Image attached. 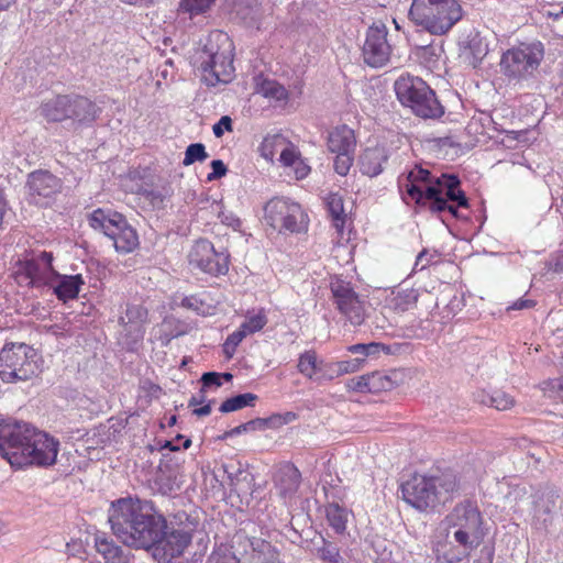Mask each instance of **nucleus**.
Returning a JSON list of instances; mask_svg holds the SVG:
<instances>
[{
  "mask_svg": "<svg viewBox=\"0 0 563 563\" xmlns=\"http://www.w3.org/2000/svg\"><path fill=\"white\" fill-rule=\"evenodd\" d=\"M109 522L113 534L126 547L158 550L167 521L151 501L120 498L111 504Z\"/></svg>",
  "mask_w": 563,
  "mask_h": 563,
  "instance_id": "f257e3e1",
  "label": "nucleus"
},
{
  "mask_svg": "<svg viewBox=\"0 0 563 563\" xmlns=\"http://www.w3.org/2000/svg\"><path fill=\"white\" fill-rule=\"evenodd\" d=\"M59 442L26 422L0 421V455L11 466H48L56 462Z\"/></svg>",
  "mask_w": 563,
  "mask_h": 563,
  "instance_id": "f03ea898",
  "label": "nucleus"
},
{
  "mask_svg": "<svg viewBox=\"0 0 563 563\" xmlns=\"http://www.w3.org/2000/svg\"><path fill=\"white\" fill-rule=\"evenodd\" d=\"M461 181L455 175L442 174L434 177L428 169L416 166L406 177H400L398 186L412 200L420 203L423 199L430 201L432 212L449 211L457 217V207H467V198L460 188Z\"/></svg>",
  "mask_w": 563,
  "mask_h": 563,
  "instance_id": "7ed1b4c3",
  "label": "nucleus"
},
{
  "mask_svg": "<svg viewBox=\"0 0 563 563\" xmlns=\"http://www.w3.org/2000/svg\"><path fill=\"white\" fill-rule=\"evenodd\" d=\"M460 483L453 472L440 475H415L401 485L404 500L420 511L434 510L452 500Z\"/></svg>",
  "mask_w": 563,
  "mask_h": 563,
  "instance_id": "20e7f679",
  "label": "nucleus"
},
{
  "mask_svg": "<svg viewBox=\"0 0 563 563\" xmlns=\"http://www.w3.org/2000/svg\"><path fill=\"white\" fill-rule=\"evenodd\" d=\"M233 48V43L227 33L216 31L209 35L198 57L199 68L207 85L227 84L232 79Z\"/></svg>",
  "mask_w": 563,
  "mask_h": 563,
  "instance_id": "39448f33",
  "label": "nucleus"
},
{
  "mask_svg": "<svg viewBox=\"0 0 563 563\" xmlns=\"http://www.w3.org/2000/svg\"><path fill=\"white\" fill-rule=\"evenodd\" d=\"M410 20L431 34H445L461 18L457 0H413Z\"/></svg>",
  "mask_w": 563,
  "mask_h": 563,
  "instance_id": "423d86ee",
  "label": "nucleus"
},
{
  "mask_svg": "<svg viewBox=\"0 0 563 563\" xmlns=\"http://www.w3.org/2000/svg\"><path fill=\"white\" fill-rule=\"evenodd\" d=\"M395 92L401 104L423 119H437L444 113L435 92L420 78L400 76L395 81Z\"/></svg>",
  "mask_w": 563,
  "mask_h": 563,
  "instance_id": "0eeeda50",
  "label": "nucleus"
},
{
  "mask_svg": "<svg viewBox=\"0 0 563 563\" xmlns=\"http://www.w3.org/2000/svg\"><path fill=\"white\" fill-rule=\"evenodd\" d=\"M482 515L476 505L464 501L457 504L442 521L446 538L460 545L477 548L482 539Z\"/></svg>",
  "mask_w": 563,
  "mask_h": 563,
  "instance_id": "6e6552de",
  "label": "nucleus"
},
{
  "mask_svg": "<svg viewBox=\"0 0 563 563\" xmlns=\"http://www.w3.org/2000/svg\"><path fill=\"white\" fill-rule=\"evenodd\" d=\"M38 372L37 354L25 343H7L0 352V377L5 383L27 380Z\"/></svg>",
  "mask_w": 563,
  "mask_h": 563,
  "instance_id": "1a4fd4ad",
  "label": "nucleus"
},
{
  "mask_svg": "<svg viewBox=\"0 0 563 563\" xmlns=\"http://www.w3.org/2000/svg\"><path fill=\"white\" fill-rule=\"evenodd\" d=\"M88 221L92 229L103 232L119 252H132L139 244L135 230L121 213L96 209L89 214Z\"/></svg>",
  "mask_w": 563,
  "mask_h": 563,
  "instance_id": "9d476101",
  "label": "nucleus"
},
{
  "mask_svg": "<svg viewBox=\"0 0 563 563\" xmlns=\"http://www.w3.org/2000/svg\"><path fill=\"white\" fill-rule=\"evenodd\" d=\"M544 57V46L539 41L520 43L503 54L504 73L514 78H527L534 74Z\"/></svg>",
  "mask_w": 563,
  "mask_h": 563,
  "instance_id": "9b49d317",
  "label": "nucleus"
},
{
  "mask_svg": "<svg viewBox=\"0 0 563 563\" xmlns=\"http://www.w3.org/2000/svg\"><path fill=\"white\" fill-rule=\"evenodd\" d=\"M306 216L300 205L285 198H273L264 206V221L278 232L298 233L306 229Z\"/></svg>",
  "mask_w": 563,
  "mask_h": 563,
  "instance_id": "f8f14e48",
  "label": "nucleus"
},
{
  "mask_svg": "<svg viewBox=\"0 0 563 563\" xmlns=\"http://www.w3.org/2000/svg\"><path fill=\"white\" fill-rule=\"evenodd\" d=\"M188 261L194 268L212 276H221L229 272L230 254L227 249H216L209 240L199 239L191 246Z\"/></svg>",
  "mask_w": 563,
  "mask_h": 563,
  "instance_id": "ddd939ff",
  "label": "nucleus"
},
{
  "mask_svg": "<svg viewBox=\"0 0 563 563\" xmlns=\"http://www.w3.org/2000/svg\"><path fill=\"white\" fill-rule=\"evenodd\" d=\"M334 305L353 325H361L366 317L365 300L353 289L350 283L335 278L330 284Z\"/></svg>",
  "mask_w": 563,
  "mask_h": 563,
  "instance_id": "4468645a",
  "label": "nucleus"
},
{
  "mask_svg": "<svg viewBox=\"0 0 563 563\" xmlns=\"http://www.w3.org/2000/svg\"><path fill=\"white\" fill-rule=\"evenodd\" d=\"M387 36L388 29L383 22L374 23L367 29L362 46V57L369 67L380 68L389 62L391 45Z\"/></svg>",
  "mask_w": 563,
  "mask_h": 563,
  "instance_id": "2eb2a0df",
  "label": "nucleus"
},
{
  "mask_svg": "<svg viewBox=\"0 0 563 563\" xmlns=\"http://www.w3.org/2000/svg\"><path fill=\"white\" fill-rule=\"evenodd\" d=\"M29 199L40 207H47L55 201L60 192L62 180L47 170L32 172L26 181Z\"/></svg>",
  "mask_w": 563,
  "mask_h": 563,
  "instance_id": "dca6fc26",
  "label": "nucleus"
},
{
  "mask_svg": "<svg viewBox=\"0 0 563 563\" xmlns=\"http://www.w3.org/2000/svg\"><path fill=\"white\" fill-rule=\"evenodd\" d=\"M235 542L243 547L247 563H282L277 548L262 538L239 534L235 537Z\"/></svg>",
  "mask_w": 563,
  "mask_h": 563,
  "instance_id": "f3484780",
  "label": "nucleus"
},
{
  "mask_svg": "<svg viewBox=\"0 0 563 563\" xmlns=\"http://www.w3.org/2000/svg\"><path fill=\"white\" fill-rule=\"evenodd\" d=\"M148 322V310L139 303H128L124 312L119 317L122 333L128 339V344L140 342L145 333Z\"/></svg>",
  "mask_w": 563,
  "mask_h": 563,
  "instance_id": "a211bd4d",
  "label": "nucleus"
},
{
  "mask_svg": "<svg viewBox=\"0 0 563 563\" xmlns=\"http://www.w3.org/2000/svg\"><path fill=\"white\" fill-rule=\"evenodd\" d=\"M559 495L554 490H544L536 496L532 526L540 531H548L554 518Z\"/></svg>",
  "mask_w": 563,
  "mask_h": 563,
  "instance_id": "6ab92c4d",
  "label": "nucleus"
},
{
  "mask_svg": "<svg viewBox=\"0 0 563 563\" xmlns=\"http://www.w3.org/2000/svg\"><path fill=\"white\" fill-rule=\"evenodd\" d=\"M327 146L331 153H352L355 152L356 136L354 130L346 124L334 126L329 131Z\"/></svg>",
  "mask_w": 563,
  "mask_h": 563,
  "instance_id": "aec40b11",
  "label": "nucleus"
},
{
  "mask_svg": "<svg viewBox=\"0 0 563 563\" xmlns=\"http://www.w3.org/2000/svg\"><path fill=\"white\" fill-rule=\"evenodd\" d=\"M192 536L184 529H165L164 538L158 544V549L164 551L166 558L175 559L180 556L186 548L191 543Z\"/></svg>",
  "mask_w": 563,
  "mask_h": 563,
  "instance_id": "412c9836",
  "label": "nucleus"
},
{
  "mask_svg": "<svg viewBox=\"0 0 563 563\" xmlns=\"http://www.w3.org/2000/svg\"><path fill=\"white\" fill-rule=\"evenodd\" d=\"M300 472L295 465L290 463L280 465L274 475V484L279 495L286 497L295 494L300 485Z\"/></svg>",
  "mask_w": 563,
  "mask_h": 563,
  "instance_id": "4be33fe9",
  "label": "nucleus"
},
{
  "mask_svg": "<svg viewBox=\"0 0 563 563\" xmlns=\"http://www.w3.org/2000/svg\"><path fill=\"white\" fill-rule=\"evenodd\" d=\"M95 547L106 563H129L130 551L118 545L112 539L104 536H96Z\"/></svg>",
  "mask_w": 563,
  "mask_h": 563,
  "instance_id": "5701e85b",
  "label": "nucleus"
},
{
  "mask_svg": "<svg viewBox=\"0 0 563 563\" xmlns=\"http://www.w3.org/2000/svg\"><path fill=\"white\" fill-rule=\"evenodd\" d=\"M387 159L388 154L384 147H368L363 152L360 158L361 172L369 177H375L383 172V165Z\"/></svg>",
  "mask_w": 563,
  "mask_h": 563,
  "instance_id": "b1692460",
  "label": "nucleus"
},
{
  "mask_svg": "<svg viewBox=\"0 0 563 563\" xmlns=\"http://www.w3.org/2000/svg\"><path fill=\"white\" fill-rule=\"evenodd\" d=\"M98 108L86 97L70 96L68 119L80 123L92 122L97 117Z\"/></svg>",
  "mask_w": 563,
  "mask_h": 563,
  "instance_id": "393cba45",
  "label": "nucleus"
},
{
  "mask_svg": "<svg viewBox=\"0 0 563 563\" xmlns=\"http://www.w3.org/2000/svg\"><path fill=\"white\" fill-rule=\"evenodd\" d=\"M454 540L446 538L444 543H438L434 548L437 561L440 563H459L467 558L475 548H468L457 544L453 545Z\"/></svg>",
  "mask_w": 563,
  "mask_h": 563,
  "instance_id": "a878e982",
  "label": "nucleus"
},
{
  "mask_svg": "<svg viewBox=\"0 0 563 563\" xmlns=\"http://www.w3.org/2000/svg\"><path fill=\"white\" fill-rule=\"evenodd\" d=\"M70 96L59 95L42 103L41 114L49 122L68 120Z\"/></svg>",
  "mask_w": 563,
  "mask_h": 563,
  "instance_id": "bb28decb",
  "label": "nucleus"
},
{
  "mask_svg": "<svg viewBox=\"0 0 563 563\" xmlns=\"http://www.w3.org/2000/svg\"><path fill=\"white\" fill-rule=\"evenodd\" d=\"M55 276L57 280L53 289L57 298L64 302L69 299H75L79 294L81 285H84L81 275L68 276L56 274Z\"/></svg>",
  "mask_w": 563,
  "mask_h": 563,
  "instance_id": "cd10ccee",
  "label": "nucleus"
},
{
  "mask_svg": "<svg viewBox=\"0 0 563 563\" xmlns=\"http://www.w3.org/2000/svg\"><path fill=\"white\" fill-rule=\"evenodd\" d=\"M325 205L335 229L341 233L346 219L343 197L336 192H331L325 198Z\"/></svg>",
  "mask_w": 563,
  "mask_h": 563,
  "instance_id": "c85d7f7f",
  "label": "nucleus"
},
{
  "mask_svg": "<svg viewBox=\"0 0 563 563\" xmlns=\"http://www.w3.org/2000/svg\"><path fill=\"white\" fill-rule=\"evenodd\" d=\"M418 300V292L415 289L400 290L388 299V308L396 313H402L412 309Z\"/></svg>",
  "mask_w": 563,
  "mask_h": 563,
  "instance_id": "c756f323",
  "label": "nucleus"
},
{
  "mask_svg": "<svg viewBox=\"0 0 563 563\" xmlns=\"http://www.w3.org/2000/svg\"><path fill=\"white\" fill-rule=\"evenodd\" d=\"M297 368L300 374L309 379H313L316 374L323 371V361L318 360L317 353L309 350L300 354Z\"/></svg>",
  "mask_w": 563,
  "mask_h": 563,
  "instance_id": "7c9ffc66",
  "label": "nucleus"
},
{
  "mask_svg": "<svg viewBox=\"0 0 563 563\" xmlns=\"http://www.w3.org/2000/svg\"><path fill=\"white\" fill-rule=\"evenodd\" d=\"M325 515L329 525L338 533H342L345 530L349 516L346 508L336 503H331L325 507Z\"/></svg>",
  "mask_w": 563,
  "mask_h": 563,
  "instance_id": "2f4dec72",
  "label": "nucleus"
},
{
  "mask_svg": "<svg viewBox=\"0 0 563 563\" xmlns=\"http://www.w3.org/2000/svg\"><path fill=\"white\" fill-rule=\"evenodd\" d=\"M208 299L209 295L207 292L187 296L181 300V307L194 310L199 314H210L214 306Z\"/></svg>",
  "mask_w": 563,
  "mask_h": 563,
  "instance_id": "473e14b6",
  "label": "nucleus"
},
{
  "mask_svg": "<svg viewBox=\"0 0 563 563\" xmlns=\"http://www.w3.org/2000/svg\"><path fill=\"white\" fill-rule=\"evenodd\" d=\"M256 399H257V396L255 394H252V393L240 394V395H236L234 397H231V398H228L227 400H224L221 404L219 410L223 413H228V412L240 410L247 406L252 407V406H254Z\"/></svg>",
  "mask_w": 563,
  "mask_h": 563,
  "instance_id": "72a5a7b5",
  "label": "nucleus"
},
{
  "mask_svg": "<svg viewBox=\"0 0 563 563\" xmlns=\"http://www.w3.org/2000/svg\"><path fill=\"white\" fill-rule=\"evenodd\" d=\"M258 92L263 97L274 99L276 101H285L288 99L287 89L279 82L271 79H265L261 82Z\"/></svg>",
  "mask_w": 563,
  "mask_h": 563,
  "instance_id": "f704fd0d",
  "label": "nucleus"
},
{
  "mask_svg": "<svg viewBox=\"0 0 563 563\" xmlns=\"http://www.w3.org/2000/svg\"><path fill=\"white\" fill-rule=\"evenodd\" d=\"M366 379L368 384V393L375 394L383 390H390L395 386L394 380L382 372L366 374Z\"/></svg>",
  "mask_w": 563,
  "mask_h": 563,
  "instance_id": "c9c22d12",
  "label": "nucleus"
},
{
  "mask_svg": "<svg viewBox=\"0 0 563 563\" xmlns=\"http://www.w3.org/2000/svg\"><path fill=\"white\" fill-rule=\"evenodd\" d=\"M214 2L216 0H180L179 10L194 16L206 13Z\"/></svg>",
  "mask_w": 563,
  "mask_h": 563,
  "instance_id": "e433bc0d",
  "label": "nucleus"
},
{
  "mask_svg": "<svg viewBox=\"0 0 563 563\" xmlns=\"http://www.w3.org/2000/svg\"><path fill=\"white\" fill-rule=\"evenodd\" d=\"M267 323V317L263 310L255 314L249 316L240 325L247 334L261 331Z\"/></svg>",
  "mask_w": 563,
  "mask_h": 563,
  "instance_id": "4c0bfd02",
  "label": "nucleus"
},
{
  "mask_svg": "<svg viewBox=\"0 0 563 563\" xmlns=\"http://www.w3.org/2000/svg\"><path fill=\"white\" fill-rule=\"evenodd\" d=\"M208 157L205 145L201 143L190 144L185 152L183 164L189 166L196 162H203Z\"/></svg>",
  "mask_w": 563,
  "mask_h": 563,
  "instance_id": "58836bf2",
  "label": "nucleus"
},
{
  "mask_svg": "<svg viewBox=\"0 0 563 563\" xmlns=\"http://www.w3.org/2000/svg\"><path fill=\"white\" fill-rule=\"evenodd\" d=\"M365 362V358L356 357L351 361H341L331 363L329 366L336 376H341L347 373H354L360 369L361 365Z\"/></svg>",
  "mask_w": 563,
  "mask_h": 563,
  "instance_id": "ea45409f",
  "label": "nucleus"
},
{
  "mask_svg": "<svg viewBox=\"0 0 563 563\" xmlns=\"http://www.w3.org/2000/svg\"><path fill=\"white\" fill-rule=\"evenodd\" d=\"M542 390L549 398L563 401V377L544 382L542 384Z\"/></svg>",
  "mask_w": 563,
  "mask_h": 563,
  "instance_id": "a19ab883",
  "label": "nucleus"
},
{
  "mask_svg": "<svg viewBox=\"0 0 563 563\" xmlns=\"http://www.w3.org/2000/svg\"><path fill=\"white\" fill-rule=\"evenodd\" d=\"M318 554L327 563H345L339 549L330 542H324L323 547L318 550Z\"/></svg>",
  "mask_w": 563,
  "mask_h": 563,
  "instance_id": "79ce46f5",
  "label": "nucleus"
},
{
  "mask_svg": "<svg viewBox=\"0 0 563 563\" xmlns=\"http://www.w3.org/2000/svg\"><path fill=\"white\" fill-rule=\"evenodd\" d=\"M354 154H355V152L338 153L336 154L334 162H333V167H334V170L339 175H341V176L347 175L351 166L353 165Z\"/></svg>",
  "mask_w": 563,
  "mask_h": 563,
  "instance_id": "37998d69",
  "label": "nucleus"
},
{
  "mask_svg": "<svg viewBox=\"0 0 563 563\" xmlns=\"http://www.w3.org/2000/svg\"><path fill=\"white\" fill-rule=\"evenodd\" d=\"M247 335V333L240 327L236 331L231 333L224 344L223 351L228 357H232L235 353L236 346L242 342V340Z\"/></svg>",
  "mask_w": 563,
  "mask_h": 563,
  "instance_id": "c03bdc74",
  "label": "nucleus"
},
{
  "mask_svg": "<svg viewBox=\"0 0 563 563\" xmlns=\"http://www.w3.org/2000/svg\"><path fill=\"white\" fill-rule=\"evenodd\" d=\"M211 563H241L235 552H231L227 547H220L209 558Z\"/></svg>",
  "mask_w": 563,
  "mask_h": 563,
  "instance_id": "a18cd8bd",
  "label": "nucleus"
},
{
  "mask_svg": "<svg viewBox=\"0 0 563 563\" xmlns=\"http://www.w3.org/2000/svg\"><path fill=\"white\" fill-rule=\"evenodd\" d=\"M256 429H265V422L262 421L261 418L250 420L245 423H242V424L231 429L230 431H227L224 433V438H230V437L238 435V434H241V433L247 432V431H253Z\"/></svg>",
  "mask_w": 563,
  "mask_h": 563,
  "instance_id": "49530a36",
  "label": "nucleus"
},
{
  "mask_svg": "<svg viewBox=\"0 0 563 563\" xmlns=\"http://www.w3.org/2000/svg\"><path fill=\"white\" fill-rule=\"evenodd\" d=\"M515 404V400L511 396L507 395L501 390H496L492 393V404L490 407L497 410H507L511 408Z\"/></svg>",
  "mask_w": 563,
  "mask_h": 563,
  "instance_id": "de8ad7c7",
  "label": "nucleus"
},
{
  "mask_svg": "<svg viewBox=\"0 0 563 563\" xmlns=\"http://www.w3.org/2000/svg\"><path fill=\"white\" fill-rule=\"evenodd\" d=\"M22 269L25 274V277L30 279L29 284H34L37 279L41 278L42 274H45L35 257L25 261Z\"/></svg>",
  "mask_w": 563,
  "mask_h": 563,
  "instance_id": "09e8293b",
  "label": "nucleus"
},
{
  "mask_svg": "<svg viewBox=\"0 0 563 563\" xmlns=\"http://www.w3.org/2000/svg\"><path fill=\"white\" fill-rule=\"evenodd\" d=\"M285 141V139L280 135V134H275V135H268L264 139L263 143H262V151H263V155L267 158L268 156L273 157L274 153L272 151V148L275 146V145H280L283 144Z\"/></svg>",
  "mask_w": 563,
  "mask_h": 563,
  "instance_id": "8fccbe9b",
  "label": "nucleus"
},
{
  "mask_svg": "<svg viewBox=\"0 0 563 563\" xmlns=\"http://www.w3.org/2000/svg\"><path fill=\"white\" fill-rule=\"evenodd\" d=\"M439 256L438 252L434 251L433 253H430L428 250H422L416 260L415 268H419L420 271L428 267L430 264L433 263V261Z\"/></svg>",
  "mask_w": 563,
  "mask_h": 563,
  "instance_id": "3c124183",
  "label": "nucleus"
},
{
  "mask_svg": "<svg viewBox=\"0 0 563 563\" xmlns=\"http://www.w3.org/2000/svg\"><path fill=\"white\" fill-rule=\"evenodd\" d=\"M223 472L227 475V478L229 481V486L233 487L238 484L240 481V475L243 474L240 465H234L233 463L223 464L222 465Z\"/></svg>",
  "mask_w": 563,
  "mask_h": 563,
  "instance_id": "603ef678",
  "label": "nucleus"
},
{
  "mask_svg": "<svg viewBox=\"0 0 563 563\" xmlns=\"http://www.w3.org/2000/svg\"><path fill=\"white\" fill-rule=\"evenodd\" d=\"M346 388L352 391L368 393L366 375L353 377L346 382Z\"/></svg>",
  "mask_w": 563,
  "mask_h": 563,
  "instance_id": "864d4df0",
  "label": "nucleus"
},
{
  "mask_svg": "<svg viewBox=\"0 0 563 563\" xmlns=\"http://www.w3.org/2000/svg\"><path fill=\"white\" fill-rule=\"evenodd\" d=\"M300 158L299 153L295 150L294 146H287L283 148L280 153V162L285 166H292Z\"/></svg>",
  "mask_w": 563,
  "mask_h": 563,
  "instance_id": "5fc2aeb1",
  "label": "nucleus"
},
{
  "mask_svg": "<svg viewBox=\"0 0 563 563\" xmlns=\"http://www.w3.org/2000/svg\"><path fill=\"white\" fill-rule=\"evenodd\" d=\"M212 172L207 176L209 181L219 179L225 176L228 168L221 159H214L211 162Z\"/></svg>",
  "mask_w": 563,
  "mask_h": 563,
  "instance_id": "6e6d98bb",
  "label": "nucleus"
},
{
  "mask_svg": "<svg viewBox=\"0 0 563 563\" xmlns=\"http://www.w3.org/2000/svg\"><path fill=\"white\" fill-rule=\"evenodd\" d=\"M36 261H38L40 266L42 267L44 273H52L53 275H56L57 273L54 271L52 263H53V254L49 252H42L35 257Z\"/></svg>",
  "mask_w": 563,
  "mask_h": 563,
  "instance_id": "4d7b16f0",
  "label": "nucleus"
},
{
  "mask_svg": "<svg viewBox=\"0 0 563 563\" xmlns=\"http://www.w3.org/2000/svg\"><path fill=\"white\" fill-rule=\"evenodd\" d=\"M213 134L217 137H221L224 131H232V120L228 115H223L218 123H216L212 128Z\"/></svg>",
  "mask_w": 563,
  "mask_h": 563,
  "instance_id": "13d9d810",
  "label": "nucleus"
},
{
  "mask_svg": "<svg viewBox=\"0 0 563 563\" xmlns=\"http://www.w3.org/2000/svg\"><path fill=\"white\" fill-rule=\"evenodd\" d=\"M202 388L217 386L220 387L222 385L221 376L216 372L205 373L201 377Z\"/></svg>",
  "mask_w": 563,
  "mask_h": 563,
  "instance_id": "bf43d9fd",
  "label": "nucleus"
},
{
  "mask_svg": "<svg viewBox=\"0 0 563 563\" xmlns=\"http://www.w3.org/2000/svg\"><path fill=\"white\" fill-rule=\"evenodd\" d=\"M292 166L297 179H303L310 173V167L303 163L301 158H299Z\"/></svg>",
  "mask_w": 563,
  "mask_h": 563,
  "instance_id": "052dcab7",
  "label": "nucleus"
},
{
  "mask_svg": "<svg viewBox=\"0 0 563 563\" xmlns=\"http://www.w3.org/2000/svg\"><path fill=\"white\" fill-rule=\"evenodd\" d=\"M380 350L385 351V350H387V346H385L384 344H380V343H376V342L367 343V344H365L364 356L376 355L380 352Z\"/></svg>",
  "mask_w": 563,
  "mask_h": 563,
  "instance_id": "680f3d73",
  "label": "nucleus"
},
{
  "mask_svg": "<svg viewBox=\"0 0 563 563\" xmlns=\"http://www.w3.org/2000/svg\"><path fill=\"white\" fill-rule=\"evenodd\" d=\"M265 422V428H278L285 424V420L282 419V415H273L269 418H261Z\"/></svg>",
  "mask_w": 563,
  "mask_h": 563,
  "instance_id": "e2e57ef3",
  "label": "nucleus"
},
{
  "mask_svg": "<svg viewBox=\"0 0 563 563\" xmlns=\"http://www.w3.org/2000/svg\"><path fill=\"white\" fill-rule=\"evenodd\" d=\"M475 400L478 402V404H482V405H485V406H488L490 407V404H492V394L490 393H487L485 390H479L475 394Z\"/></svg>",
  "mask_w": 563,
  "mask_h": 563,
  "instance_id": "0e129e2a",
  "label": "nucleus"
},
{
  "mask_svg": "<svg viewBox=\"0 0 563 563\" xmlns=\"http://www.w3.org/2000/svg\"><path fill=\"white\" fill-rule=\"evenodd\" d=\"M533 305H534V302L532 300L519 299L508 309L522 310V309L531 308Z\"/></svg>",
  "mask_w": 563,
  "mask_h": 563,
  "instance_id": "69168bd1",
  "label": "nucleus"
},
{
  "mask_svg": "<svg viewBox=\"0 0 563 563\" xmlns=\"http://www.w3.org/2000/svg\"><path fill=\"white\" fill-rule=\"evenodd\" d=\"M544 15L548 18H551L553 20H561L563 19V7L560 9H550L544 12Z\"/></svg>",
  "mask_w": 563,
  "mask_h": 563,
  "instance_id": "338daca9",
  "label": "nucleus"
},
{
  "mask_svg": "<svg viewBox=\"0 0 563 563\" xmlns=\"http://www.w3.org/2000/svg\"><path fill=\"white\" fill-rule=\"evenodd\" d=\"M211 412V404H207L200 408H196L194 409L192 413L198 416V417H205V416H208L210 415Z\"/></svg>",
  "mask_w": 563,
  "mask_h": 563,
  "instance_id": "774afa93",
  "label": "nucleus"
}]
</instances>
